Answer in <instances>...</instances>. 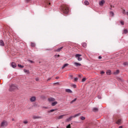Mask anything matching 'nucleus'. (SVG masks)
Returning a JSON list of instances; mask_svg holds the SVG:
<instances>
[{
    "instance_id": "f257e3e1",
    "label": "nucleus",
    "mask_w": 128,
    "mask_h": 128,
    "mask_svg": "<svg viewBox=\"0 0 128 128\" xmlns=\"http://www.w3.org/2000/svg\"><path fill=\"white\" fill-rule=\"evenodd\" d=\"M18 90V86L16 84H10L9 85V92H14Z\"/></svg>"
},
{
    "instance_id": "f03ea898",
    "label": "nucleus",
    "mask_w": 128,
    "mask_h": 128,
    "mask_svg": "<svg viewBox=\"0 0 128 128\" xmlns=\"http://www.w3.org/2000/svg\"><path fill=\"white\" fill-rule=\"evenodd\" d=\"M62 12L65 14H68V12H70V10H68V7L66 5L62 6Z\"/></svg>"
},
{
    "instance_id": "7ed1b4c3",
    "label": "nucleus",
    "mask_w": 128,
    "mask_h": 128,
    "mask_svg": "<svg viewBox=\"0 0 128 128\" xmlns=\"http://www.w3.org/2000/svg\"><path fill=\"white\" fill-rule=\"evenodd\" d=\"M80 116V114H76L74 116H70L69 118L66 120V122H70V120H72V118H76V116Z\"/></svg>"
},
{
    "instance_id": "20e7f679",
    "label": "nucleus",
    "mask_w": 128,
    "mask_h": 128,
    "mask_svg": "<svg viewBox=\"0 0 128 128\" xmlns=\"http://www.w3.org/2000/svg\"><path fill=\"white\" fill-rule=\"evenodd\" d=\"M0 126L1 128H6V126H8V122L3 120L1 122Z\"/></svg>"
},
{
    "instance_id": "39448f33",
    "label": "nucleus",
    "mask_w": 128,
    "mask_h": 128,
    "mask_svg": "<svg viewBox=\"0 0 128 128\" xmlns=\"http://www.w3.org/2000/svg\"><path fill=\"white\" fill-rule=\"evenodd\" d=\"M80 56H82V54H76L75 56L76 58H78V60L79 62L82 60V58H80Z\"/></svg>"
},
{
    "instance_id": "423d86ee",
    "label": "nucleus",
    "mask_w": 128,
    "mask_h": 128,
    "mask_svg": "<svg viewBox=\"0 0 128 128\" xmlns=\"http://www.w3.org/2000/svg\"><path fill=\"white\" fill-rule=\"evenodd\" d=\"M36 98L34 96H33L30 98V102H36Z\"/></svg>"
},
{
    "instance_id": "0eeeda50",
    "label": "nucleus",
    "mask_w": 128,
    "mask_h": 128,
    "mask_svg": "<svg viewBox=\"0 0 128 128\" xmlns=\"http://www.w3.org/2000/svg\"><path fill=\"white\" fill-rule=\"evenodd\" d=\"M11 66L12 68H16V64L14 62H12L11 64Z\"/></svg>"
},
{
    "instance_id": "6e6552de",
    "label": "nucleus",
    "mask_w": 128,
    "mask_h": 128,
    "mask_svg": "<svg viewBox=\"0 0 128 128\" xmlns=\"http://www.w3.org/2000/svg\"><path fill=\"white\" fill-rule=\"evenodd\" d=\"M104 2H106L104 1V0H102L99 2V4H100V6H104Z\"/></svg>"
},
{
    "instance_id": "1a4fd4ad",
    "label": "nucleus",
    "mask_w": 128,
    "mask_h": 128,
    "mask_svg": "<svg viewBox=\"0 0 128 128\" xmlns=\"http://www.w3.org/2000/svg\"><path fill=\"white\" fill-rule=\"evenodd\" d=\"M0 46H4V40H0Z\"/></svg>"
},
{
    "instance_id": "9d476101",
    "label": "nucleus",
    "mask_w": 128,
    "mask_h": 128,
    "mask_svg": "<svg viewBox=\"0 0 128 128\" xmlns=\"http://www.w3.org/2000/svg\"><path fill=\"white\" fill-rule=\"evenodd\" d=\"M65 92H68V94H72V91L70 89H66Z\"/></svg>"
},
{
    "instance_id": "9b49d317",
    "label": "nucleus",
    "mask_w": 128,
    "mask_h": 128,
    "mask_svg": "<svg viewBox=\"0 0 128 128\" xmlns=\"http://www.w3.org/2000/svg\"><path fill=\"white\" fill-rule=\"evenodd\" d=\"M32 118H33V120H37L38 118H42V116H33Z\"/></svg>"
},
{
    "instance_id": "f8f14e48",
    "label": "nucleus",
    "mask_w": 128,
    "mask_h": 128,
    "mask_svg": "<svg viewBox=\"0 0 128 128\" xmlns=\"http://www.w3.org/2000/svg\"><path fill=\"white\" fill-rule=\"evenodd\" d=\"M48 102H54L56 100V99L54 98H48Z\"/></svg>"
},
{
    "instance_id": "ddd939ff",
    "label": "nucleus",
    "mask_w": 128,
    "mask_h": 128,
    "mask_svg": "<svg viewBox=\"0 0 128 128\" xmlns=\"http://www.w3.org/2000/svg\"><path fill=\"white\" fill-rule=\"evenodd\" d=\"M74 64L76 66H82V64H80V63H78V62H75L74 63Z\"/></svg>"
},
{
    "instance_id": "4468645a",
    "label": "nucleus",
    "mask_w": 128,
    "mask_h": 128,
    "mask_svg": "<svg viewBox=\"0 0 128 128\" xmlns=\"http://www.w3.org/2000/svg\"><path fill=\"white\" fill-rule=\"evenodd\" d=\"M92 112H98V108H93Z\"/></svg>"
},
{
    "instance_id": "2eb2a0df",
    "label": "nucleus",
    "mask_w": 128,
    "mask_h": 128,
    "mask_svg": "<svg viewBox=\"0 0 128 128\" xmlns=\"http://www.w3.org/2000/svg\"><path fill=\"white\" fill-rule=\"evenodd\" d=\"M63 48H64V46H62V47H61L60 48H58L57 50H55V52H60V50H62L63 49Z\"/></svg>"
},
{
    "instance_id": "dca6fc26",
    "label": "nucleus",
    "mask_w": 128,
    "mask_h": 128,
    "mask_svg": "<svg viewBox=\"0 0 128 128\" xmlns=\"http://www.w3.org/2000/svg\"><path fill=\"white\" fill-rule=\"evenodd\" d=\"M106 74H108V76H110L112 74V70H108L106 72Z\"/></svg>"
},
{
    "instance_id": "f3484780",
    "label": "nucleus",
    "mask_w": 128,
    "mask_h": 128,
    "mask_svg": "<svg viewBox=\"0 0 128 128\" xmlns=\"http://www.w3.org/2000/svg\"><path fill=\"white\" fill-rule=\"evenodd\" d=\"M116 124L119 125L122 124V120L119 119L118 120V121L116 122Z\"/></svg>"
},
{
    "instance_id": "a211bd4d",
    "label": "nucleus",
    "mask_w": 128,
    "mask_h": 128,
    "mask_svg": "<svg viewBox=\"0 0 128 128\" xmlns=\"http://www.w3.org/2000/svg\"><path fill=\"white\" fill-rule=\"evenodd\" d=\"M56 104H58V102L56 101L52 102L51 106H56Z\"/></svg>"
},
{
    "instance_id": "6ab92c4d",
    "label": "nucleus",
    "mask_w": 128,
    "mask_h": 128,
    "mask_svg": "<svg viewBox=\"0 0 128 128\" xmlns=\"http://www.w3.org/2000/svg\"><path fill=\"white\" fill-rule=\"evenodd\" d=\"M82 46L83 48H86V46H88V44L86 42H83L82 43Z\"/></svg>"
},
{
    "instance_id": "aec40b11",
    "label": "nucleus",
    "mask_w": 128,
    "mask_h": 128,
    "mask_svg": "<svg viewBox=\"0 0 128 128\" xmlns=\"http://www.w3.org/2000/svg\"><path fill=\"white\" fill-rule=\"evenodd\" d=\"M84 4H85V6H88V4H90V2L88 0H85L84 2Z\"/></svg>"
},
{
    "instance_id": "412c9836",
    "label": "nucleus",
    "mask_w": 128,
    "mask_h": 128,
    "mask_svg": "<svg viewBox=\"0 0 128 128\" xmlns=\"http://www.w3.org/2000/svg\"><path fill=\"white\" fill-rule=\"evenodd\" d=\"M64 116H66L65 114L64 115H61L59 116L58 117V120H62V118H64Z\"/></svg>"
},
{
    "instance_id": "4be33fe9",
    "label": "nucleus",
    "mask_w": 128,
    "mask_h": 128,
    "mask_svg": "<svg viewBox=\"0 0 128 128\" xmlns=\"http://www.w3.org/2000/svg\"><path fill=\"white\" fill-rule=\"evenodd\" d=\"M68 66V64H64L62 68V70H64V68H66V66Z\"/></svg>"
},
{
    "instance_id": "5701e85b",
    "label": "nucleus",
    "mask_w": 128,
    "mask_h": 128,
    "mask_svg": "<svg viewBox=\"0 0 128 128\" xmlns=\"http://www.w3.org/2000/svg\"><path fill=\"white\" fill-rule=\"evenodd\" d=\"M120 74V70H116V72H114V74Z\"/></svg>"
},
{
    "instance_id": "b1692460",
    "label": "nucleus",
    "mask_w": 128,
    "mask_h": 128,
    "mask_svg": "<svg viewBox=\"0 0 128 128\" xmlns=\"http://www.w3.org/2000/svg\"><path fill=\"white\" fill-rule=\"evenodd\" d=\"M110 16H114V12L112 11H110Z\"/></svg>"
},
{
    "instance_id": "393cba45",
    "label": "nucleus",
    "mask_w": 128,
    "mask_h": 128,
    "mask_svg": "<svg viewBox=\"0 0 128 128\" xmlns=\"http://www.w3.org/2000/svg\"><path fill=\"white\" fill-rule=\"evenodd\" d=\"M80 119L82 120H86V118L84 117V116H82L80 118Z\"/></svg>"
},
{
    "instance_id": "a878e982",
    "label": "nucleus",
    "mask_w": 128,
    "mask_h": 128,
    "mask_svg": "<svg viewBox=\"0 0 128 128\" xmlns=\"http://www.w3.org/2000/svg\"><path fill=\"white\" fill-rule=\"evenodd\" d=\"M124 34H128V29L124 30Z\"/></svg>"
},
{
    "instance_id": "bb28decb",
    "label": "nucleus",
    "mask_w": 128,
    "mask_h": 128,
    "mask_svg": "<svg viewBox=\"0 0 128 128\" xmlns=\"http://www.w3.org/2000/svg\"><path fill=\"white\" fill-rule=\"evenodd\" d=\"M18 68H24V66L22 65V64H18Z\"/></svg>"
},
{
    "instance_id": "cd10ccee",
    "label": "nucleus",
    "mask_w": 128,
    "mask_h": 128,
    "mask_svg": "<svg viewBox=\"0 0 128 128\" xmlns=\"http://www.w3.org/2000/svg\"><path fill=\"white\" fill-rule=\"evenodd\" d=\"M31 46H32V48H34V46H36V44H34V42H32Z\"/></svg>"
},
{
    "instance_id": "c85d7f7f",
    "label": "nucleus",
    "mask_w": 128,
    "mask_h": 128,
    "mask_svg": "<svg viewBox=\"0 0 128 128\" xmlns=\"http://www.w3.org/2000/svg\"><path fill=\"white\" fill-rule=\"evenodd\" d=\"M24 72H26L27 74H30V70H26V69H24Z\"/></svg>"
},
{
    "instance_id": "c756f323",
    "label": "nucleus",
    "mask_w": 128,
    "mask_h": 128,
    "mask_svg": "<svg viewBox=\"0 0 128 128\" xmlns=\"http://www.w3.org/2000/svg\"><path fill=\"white\" fill-rule=\"evenodd\" d=\"M76 98H75L74 100H72L70 103V104H73V102H76Z\"/></svg>"
},
{
    "instance_id": "7c9ffc66",
    "label": "nucleus",
    "mask_w": 128,
    "mask_h": 128,
    "mask_svg": "<svg viewBox=\"0 0 128 128\" xmlns=\"http://www.w3.org/2000/svg\"><path fill=\"white\" fill-rule=\"evenodd\" d=\"M54 110H56V109H55V110L52 109V110H49V111L48 112H54Z\"/></svg>"
},
{
    "instance_id": "2f4dec72",
    "label": "nucleus",
    "mask_w": 128,
    "mask_h": 128,
    "mask_svg": "<svg viewBox=\"0 0 128 128\" xmlns=\"http://www.w3.org/2000/svg\"><path fill=\"white\" fill-rule=\"evenodd\" d=\"M112 8H114V5H110V10H112Z\"/></svg>"
},
{
    "instance_id": "473e14b6",
    "label": "nucleus",
    "mask_w": 128,
    "mask_h": 128,
    "mask_svg": "<svg viewBox=\"0 0 128 128\" xmlns=\"http://www.w3.org/2000/svg\"><path fill=\"white\" fill-rule=\"evenodd\" d=\"M86 78H83L82 80V82H86Z\"/></svg>"
},
{
    "instance_id": "72a5a7b5",
    "label": "nucleus",
    "mask_w": 128,
    "mask_h": 128,
    "mask_svg": "<svg viewBox=\"0 0 128 128\" xmlns=\"http://www.w3.org/2000/svg\"><path fill=\"white\" fill-rule=\"evenodd\" d=\"M120 23L122 26H124V22L123 20H121L120 22Z\"/></svg>"
},
{
    "instance_id": "f704fd0d",
    "label": "nucleus",
    "mask_w": 128,
    "mask_h": 128,
    "mask_svg": "<svg viewBox=\"0 0 128 128\" xmlns=\"http://www.w3.org/2000/svg\"><path fill=\"white\" fill-rule=\"evenodd\" d=\"M117 80H120L121 82H122V78H117Z\"/></svg>"
},
{
    "instance_id": "c9c22d12",
    "label": "nucleus",
    "mask_w": 128,
    "mask_h": 128,
    "mask_svg": "<svg viewBox=\"0 0 128 128\" xmlns=\"http://www.w3.org/2000/svg\"><path fill=\"white\" fill-rule=\"evenodd\" d=\"M78 78H75L74 79V82H78Z\"/></svg>"
},
{
    "instance_id": "e433bc0d",
    "label": "nucleus",
    "mask_w": 128,
    "mask_h": 128,
    "mask_svg": "<svg viewBox=\"0 0 128 128\" xmlns=\"http://www.w3.org/2000/svg\"><path fill=\"white\" fill-rule=\"evenodd\" d=\"M24 124H28V122L26 120H24L23 122Z\"/></svg>"
},
{
    "instance_id": "4c0bfd02",
    "label": "nucleus",
    "mask_w": 128,
    "mask_h": 128,
    "mask_svg": "<svg viewBox=\"0 0 128 128\" xmlns=\"http://www.w3.org/2000/svg\"><path fill=\"white\" fill-rule=\"evenodd\" d=\"M128 62H124V66H128Z\"/></svg>"
},
{
    "instance_id": "58836bf2",
    "label": "nucleus",
    "mask_w": 128,
    "mask_h": 128,
    "mask_svg": "<svg viewBox=\"0 0 128 128\" xmlns=\"http://www.w3.org/2000/svg\"><path fill=\"white\" fill-rule=\"evenodd\" d=\"M122 14H126V10H123Z\"/></svg>"
},
{
    "instance_id": "ea45409f",
    "label": "nucleus",
    "mask_w": 128,
    "mask_h": 128,
    "mask_svg": "<svg viewBox=\"0 0 128 128\" xmlns=\"http://www.w3.org/2000/svg\"><path fill=\"white\" fill-rule=\"evenodd\" d=\"M72 86H73V88H76V85L74 84V85Z\"/></svg>"
},
{
    "instance_id": "a19ab883",
    "label": "nucleus",
    "mask_w": 128,
    "mask_h": 128,
    "mask_svg": "<svg viewBox=\"0 0 128 128\" xmlns=\"http://www.w3.org/2000/svg\"><path fill=\"white\" fill-rule=\"evenodd\" d=\"M66 128H70V124H69L68 126H67Z\"/></svg>"
},
{
    "instance_id": "79ce46f5",
    "label": "nucleus",
    "mask_w": 128,
    "mask_h": 128,
    "mask_svg": "<svg viewBox=\"0 0 128 128\" xmlns=\"http://www.w3.org/2000/svg\"><path fill=\"white\" fill-rule=\"evenodd\" d=\"M54 84H60V82H56Z\"/></svg>"
},
{
    "instance_id": "37998d69",
    "label": "nucleus",
    "mask_w": 128,
    "mask_h": 128,
    "mask_svg": "<svg viewBox=\"0 0 128 128\" xmlns=\"http://www.w3.org/2000/svg\"><path fill=\"white\" fill-rule=\"evenodd\" d=\"M28 62H30L31 64H32L34 62V61L31 60H28Z\"/></svg>"
},
{
    "instance_id": "c03bdc74",
    "label": "nucleus",
    "mask_w": 128,
    "mask_h": 128,
    "mask_svg": "<svg viewBox=\"0 0 128 128\" xmlns=\"http://www.w3.org/2000/svg\"><path fill=\"white\" fill-rule=\"evenodd\" d=\"M70 76L71 78V80H72V78H73L74 76L71 74V75Z\"/></svg>"
},
{
    "instance_id": "a18cd8bd",
    "label": "nucleus",
    "mask_w": 128,
    "mask_h": 128,
    "mask_svg": "<svg viewBox=\"0 0 128 128\" xmlns=\"http://www.w3.org/2000/svg\"><path fill=\"white\" fill-rule=\"evenodd\" d=\"M60 54L58 55H55V58H59Z\"/></svg>"
},
{
    "instance_id": "49530a36",
    "label": "nucleus",
    "mask_w": 128,
    "mask_h": 128,
    "mask_svg": "<svg viewBox=\"0 0 128 128\" xmlns=\"http://www.w3.org/2000/svg\"><path fill=\"white\" fill-rule=\"evenodd\" d=\"M104 74V71L101 72V74Z\"/></svg>"
},
{
    "instance_id": "de8ad7c7",
    "label": "nucleus",
    "mask_w": 128,
    "mask_h": 128,
    "mask_svg": "<svg viewBox=\"0 0 128 128\" xmlns=\"http://www.w3.org/2000/svg\"><path fill=\"white\" fill-rule=\"evenodd\" d=\"M98 59L99 60H102V56H98Z\"/></svg>"
},
{
    "instance_id": "09e8293b",
    "label": "nucleus",
    "mask_w": 128,
    "mask_h": 128,
    "mask_svg": "<svg viewBox=\"0 0 128 128\" xmlns=\"http://www.w3.org/2000/svg\"><path fill=\"white\" fill-rule=\"evenodd\" d=\"M52 80V78H48V80Z\"/></svg>"
},
{
    "instance_id": "8fccbe9b",
    "label": "nucleus",
    "mask_w": 128,
    "mask_h": 128,
    "mask_svg": "<svg viewBox=\"0 0 128 128\" xmlns=\"http://www.w3.org/2000/svg\"><path fill=\"white\" fill-rule=\"evenodd\" d=\"M58 78H60V77L58 76H57L56 78V80H58Z\"/></svg>"
},
{
    "instance_id": "3c124183",
    "label": "nucleus",
    "mask_w": 128,
    "mask_h": 128,
    "mask_svg": "<svg viewBox=\"0 0 128 128\" xmlns=\"http://www.w3.org/2000/svg\"><path fill=\"white\" fill-rule=\"evenodd\" d=\"M27 2H30V0H26Z\"/></svg>"
},
{
    "instance_id": "603ef678",
    "label": "nucleus",
    "mask_w": 128,
    "mask_h": 128,
    "mask_svg": "<svg viewBox=\"0 0 128 128\" xmlns=\"http://www.w3.org/2000/svg\"><path fill=\"white\" fill-rule=\"evenodd\" d=\"M82 76V74H79V75H78V77H79V78H80V76Z\"/></svg>"
},
{
    "instance_id": "864d4df0",
    "label": "nucleus",
    "mask_w": 128,
    "mask_h": 128,
    "mask_svg": "<svg viewBox=\"0 0 128 128\" xmlns=\"http://www.w3.org/2000/svg\"><path fill=\"white\" fill-rule=\"evenodd\" d=\"M119 128H122V126H119Z\"/></svg>"
},
{
    "instance_id": "5fc2aeb1",
    "label": "nucleus",
    "mask_w": 128,
    "mask_h": 128,
    "mask_svg": "<svg viewBox=\"0 0 128 128\" xmlns=\"http://www.w3.org/2000/svg\"><path fill=\"white\" fill-rule=\"evenodd\" d=\"M36 82H38V79L36 78Z\"/></svg>"
},
{
    "instance_id": "6e6d98bb",
    "label": "nucleus",
    "mask_w": 128,
    "mask_h": 128,
    "mask_svg": "<svg viewBox=\"0 0 128 128\" xmlns=\"http://www.w3.org/2000/svg\"><path fill=\"white\" fill-rule=\"evenodd\" d=\"M86 128H90V127L87 126V127H86Z\"/></svg>"
},
{
    "instance_id": "4d7b16f0",
    "label": "nucleus",
    "mask_w": 128,
    "mask_h": 128,
    "mask_svg": "<svg viewBox=\"0 0 128 128\" xmlns=\"http://www.w3.org/2000/svg\"><path fill=\"white\" fill-rule=\"evenodd\" d=\"M48 4H50V3H49Z\"/></svg>"
},
{
    "instance_id": "13d9d810",
    "label": "nucleus",
    "mask_w": 128,
    "mask_h": 128,
    "mask_svg": "<svg viewBox=\"0 0 128 128\" xmlns=\"http://www.w3.org/2000/svg\"><path fill=\"white\" fill-rule=\"evenodd\" d=\"M98 98H100V97H98Z\"/></svg>"
},
{
    "instance_id": "bf43d9fd",
    "label": "nucleus",
    "mask_w": 128,
    "mask_h": 128,
    "mask_svg": "<svg viewBox=\"0 0 128 128\" xmlns=\"http://www.w3.org/2000/svg\"><path fill=\"white\" fill-rule=\"evenodd\" d=\"M98 98H100V97H98Z\"/></svg>"
},
{
    "instance_id": "052dcab7",
    "label": "nucleus",
    "mask_w": 128,
    "mask_h": 128,
    "mask_svg": "<svg viewBox=\"0 0 128 128\" xmlns=\"http://www.w3.org/2000/svg\"><path fill=\"white\" fill-rule=\"evenodd\" d=\"M12 120H14V119H12Z\"/></svg>"
}]
</instances>
